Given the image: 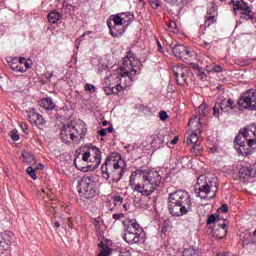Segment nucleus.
<instances>
[{"instance_id":"f257e3e1","label":"nucleus","mask_w":256,"mask_h":256,"mask_svg":"<svg viewBox=\"0 0 256 256\" xmlns=\"http://www.w3.org/2000/svg\"><path fill=\"white\" fill-rule=\"evenodd\" d=\"M122 63L123 67L119 68L117 74H111L104 79L105 85L118 87L121 91L129 89V87L133 85L141 61L135 56V53L128 51Z\"/></svg>"},{"instance_id":"f03ea898","label":"nucleus","mask_w":256,"mask_h":256,"mask_svg":"<svg viewBox=\"0 0 256 256\" xmlns=\"http://www.w3.org/2000/svg\"><path fill=\"white\" fill-rule=\"evenodd\" d=\"M163 183V177L157 171L140 169L132 172L129 185L132 191L141 193L143 197L153 195Z\"/></svg>"},{"instance_id":"7ed1b4c3","label":"nucleus","mask_w":256,"mask_h":256,"mask_svg":"<svg viewBox=\"0 0 256 256\" xmlns=\"http://www.w3.org/2000/svg\"><path fill=\"white\" fill-rule=\"evenodd\" d=\"M193 209L191 196L185 190H177L168 197V211L172 217H183Z\"/></svg>"},{"instance_id":"20e7f679","label":"nucleus","mask_w":256,"mask_h":256,"mask_svg":"<svg viewBox=\"0 0 256 256\" xmlns=\"http://www.w3.org/2000/svg\"><path fill=\"white\" fill-rule=\"evenodd\" d=\"M124 223V240L126 243L130 245L145 243V231L137 223V220H126Z\"/></svg>"},{"instance_id":"39448f33","label":"nucleus","mask_w":256,"mask_h":256,"mask_svg":"<svg viewBox=\"0 0 256 256\" xmlns=\"http://www.w3.org/2000/svg\"><path fill=\"white\" fill-rule=\"evenodd\" d=\"M195 193L198 194L200 199H214L217 194V185L213 184L211 178L206 175H200L196 182Z\"/></svg>"},{"instance_id":"423d86ee","label":"nucleus","mask_w":256,"mask_h":256,"mask_svg":"<svg viewBox=\"0 0 256 256\" xmlns=\"http://www.w3.org/2000/svg\"><path fill=\"white\" fill-rule=\"evenodd\" d=\"M78 193L84 199H93L97 193V184L91 177H83L79 183Z\"/></svg>"},{"instance_id":"0eeeda50","label":"nucleus","mask_w":256,"mask_h":256,"mask_svg":"<svg viewBox=\"0 0 256 256\" xmlns=\"http://www.w3.org/2000/svg\"><path fill=\"white\" fill-rule=\"evenodd\" d=\"M82 161H90V171H95L101 165V150L93 144L88 145L87 150L82 155Z\"/></svg>"},{"instance_id":"6e6552de","label":"nucleus","mask_w":256,"mask_h":256,"mask_svg":"<svg viewBox=\"0 0 256 256\" xmlns=\"http://www.w3.org/2000/svg\"><path fill=\"white\" fill-rule=\"evenodd\" d=\"M239 105H242L244 109H250L256 111V90L250 89L246 91L238 101Z\"/></svg>"},{"instance_id":"1a4fd4ad","label":"nucleus","mask_w":256,"mask_h":256,"mask_svg":"<svg viewBox=\"0 0 256 256\" xmlns=\"http://www.w3.org/2000/svg\"><path fill=\"white\" fill-rule=\"evenodd\" d=\"M115 169H119V162L115 159V156L107 157L105 163L101 166L103 179L107 181L113 175Z\"/></svg>"},{"instance_id":"9d476101","label":"nucleus","mask_w":256,"mask_h":256,"mask_svg":"<svg viewBox=\"0 0 256 256\" xmlns=\"http://www.w3.org/2000/svg\"><path fill=\"white\" fill-rule=\"evenodd\" d=\"M188 126L191 127L192 132L187 134V137L189 138L190 143L197 144L199 135H201V119L197 116L191 118L188 122Z\"/></svg>"},{"instance_id":"9b49d317","label":"nucleus","mask_w":256,"mask_h":256,"mask_svg":"<svg viewBox=\"0 0 256 256\" xmlns=\"http://www.w3.org/2000/svg\"><path fill=\"white\" fill-rule=\"evenodd\" d=\"M172 53L175 57L183 61L184 63H191L193 59V52L183 44H177L173 47Z\"/></svg>"},{"instance_id":"f8f14e48","label":"nucleus","mask_w":256,"mask_h":256,"mask_svg":"<svg viewBox=\"0 0 256 256\" xmlns=\"http://www.w3.org/2000/svg\"><path fill=\"white\" fill-rule=\"evenodd\" d=\"M245 141H248V139L243 136V133H241L240 130L234 139V147L242 157H249L253 154V150H251V148H246Z\"/></svg>"},{"instance_id":"ddd939ff","label":"nucleus","mask_w":256,"mask_h":256,"mask_svg":"<svg viewBox=\"0 0 256 256\" xmlns=\"http://www.w3.org/2000/svg\"><path fill=\"white\" fill-rule=\"evenodd\" d=\"M231 4L234 6V11H242V19H246V21H249V19H253V17L255 16L253 11H251V8L249 7V4L244 0H232Z\"/></svg>"},{"instance_id":"4468645a","label":"nucleus","mask_w":256,"mask_h":256,"mask_svg":"<svg viewBox=\"0 0 256 256\" xmlns=\"http://www.w3.org/2000/svg\"><path fill=\"white\" fill-rule=\"evenodd\" d=\"M66 131L70 132V139L74 141V143H81V140L87 135V126L76 125L66 129Z\"/></svg>"},{"instance_id":"2eb2a0df","label":"nucleus","mask_w":256,"mask_h":256,"mask_svg":"<svg viewBox=\"0 0 256 256\" xmlns=\"http://www.w3.org/2000/svg\"><path fill=\"white\" fill-rule=\"evenodd\" d=\"M172 72L176 77L177 85H185L187 83L188 71L186 68H183L181 65H175L172 67Z\"/></svg>"},{"instance_id":"dca6fc26","label":"nucleus","mask_w":256,"mask_h":256,"mask_svg":"<svg viewBox=\"0 0 256 256\" xmlns=\"http://www.w3.org/2000/svg\"><path fill=\"white\" fill-rule=\"evenodd\" d=\"M14 237L15 234H13L11 231H5L2 235H0V255L9 249V244L13 242Z\"/></svg>"},{"instance_id":"f3484780","label":"nucleus","mask_w":256,"mask_h":256,"mask_svg":"<svg viewBox=\"0 0 256 256\" xmlns=\"http://www.w3.org/2000/svg\"><path fill=\"white\" fill-rule=\"evenodd\" d=\"M243 137L248 139V147L251 148L256 145V126H248L240 130Z\"/></svg>"},{"instance_id":"a211bd4d","label":"nucleus","mask_w":256,"mask_h":256,"mask_svg":"<svg viewBox=\"0 0 256 256\" xmlns=\"http://www.w3.org/2000/svg\"><path fill=\"white\" fill-rule=\"evenodd\" d=\"M107 25L110 30V35H112L113 37H121V35L125 33V25L113 24L111 22H107Z\"/></svg>"},{"instance_id":"6ab92c4d","label":"nucleus","mask_w":256,"mask_h":256,"mask_svg":"<svg viewBox=\"0 0 256 256\" xmlns=\"http://www.w3.org/2000/svg\"><path fill=\"white\" fill-rule=\"evenodd\" d=\"M28 119L30 123H33L34 125H37V127L41 125H45V118L41 116V114L35 112V109H32L28 114Z\"/></svg>"},{"instance_id":"aec40b11","label":"nucleus","mask_w":256,"mask_h":256,"mask_svg":"<svg viewBox=\"0 0 256 256\" xmlns=\"http://www.w3.org/2000/svg\"><path fill=\"white\" fill-rule=\"evenodd\" d=\"M226 236H227V224L223 222L222 224L216 225L213 231L214 239H225Z\"/></svg>"},{"instance_id":"412c9836","label":"nucleus","mask_w":256,"mask_h":256,"mask_svg":"<svg viewBox=\"0 0 256 256\" xmlns=\"http://www.w3.org/2000/svg\"><path fill=\"white\" fill-rule=\"evenodd\" d=\"M165 136L160 134L152 135V142L150 143L152 149H161V147H165Z\"/></svg>"},{"instance_id":"4be33fe9","label":"nucleus","mask_w":256,"mask_h":256,"mask_svg":"<svg viewBox=\"0 0 256 256\" xmlns=\"http://www.w3.org/2000/svg\"><path fill=\"white\" fill-rule=\"evenodd\" d=\"M213 23H217V10L212 7L207 12L204 26L211 27V25H213Z\"/></svg>"},{"instance_id":"5701e85b","label":"nucleus","mask_w":256,"mask_h":256,"mask_svg":"<svg viewBox=\"0 0 256 256\" xmlns=\"http://www.w3.org/2000/svg\"><path fill=\"white\" fill-rule=\"evenodd\" d=\"M238 175L240 179H251V177H255V171L251 166H242L239 169Z\"/></svg>"},{"instance_id":"b1692460","label":"nucleus","mask_w":256,"mask_h":256,"mask_svg":"<svg viewBox=\"0 0 256 256\" xmlns=\"http://www.w3.org/2000/svg\"><path fill=\"white\" fill-rule=\"evenodd\" d=\"M221 111L223 113H229V110L235 109V101L233 99H224L221 101L219 105Z\"/></svg>"},{"instance_id":"393cba45","label":"nucleus","mask_w":256,"mask_h":256,"mask_svg":"<svg viewBox=\"0 0 256 256\" xmlns=\"http://www.w3.org/2000/svg\"><path fill=\"white\" fill-rule=\"evenodd\" d=\"M39 105L42 109H46V111H53L55 109V102L50 97L40 100Z\"/></svg>"},{"instance_id":"a878e982","label":"nucleus","mask_w":256,"mask_h":256,"mask_svg":"<svg viewBox=\"0 0 256 256\" xmlns=\"http://www.w3.org/2000/svg\"><path fill=\"white\" fill-rule=\"evenodd\" d=\"M10 69L16 71V73H25L26 68L23 67V63L17 62V58L13 59L10 63Z\"/></svg>"},{"instance_id":"bb28decb","label":"nucleus","mask_w":256,"mask_h":256,"mask_svg":"<svg viewBox=\"0 0 256 256\" xmlns=\"http://www.w3.org/2000/svg\"><path fill=\"white\" fill-rule=\"evenodd\" d=\"M62 17L63 16L61 13H59L57 10H53L48 14V21L49 23H52V25H55V23H59V21H61Z\"/></svg>"},{"instance_id":"cd10ccee","label":"nucleus","mask_w":256,"mask_h":256,"mask_svg":"<svg viewBox=\"0 0 256 256\" xmlns=\"http://www.w3.org/2000/svg\"><path fill=\"white\" fill-rule=\"evenodd\" d=\"M67 129H72V125H64L60 132L61 139L66 144L69 143V137H71V132L67 131Z\"/></svg>"},{"instance_id":"c85d7f7f","label":"nucleus","mask_w":256,"mask_h":256,"mask_svg":"<svg viewBox=\"0 0 256 256\" xmlns=\"http://www.w3.org/2000/svg\"><path fill=\"white\" fill-rule=\"evenodd\" d=\"M121 19H122V23L124 24L125 27H127V25L133 23V14H131L130 12H125V13H119Z\"/></svg>"},{"instance_id":"c756f323","label":"nucleus","mask_w":256,"mask_h":256,"mask_svg":"<svg viewBox=\"0 0 256 256\" xmlns=\"http://www.w3.org/2000/svg\"><path fill=\"white\" fill-rule=\"evenodd\" d=\"M123 173V169H121V166L119 165V168L114 169V172H112L110 177H112V181L114 183H119V181H121V177H123Z\"/></svg>"},{"instance_id":"7c9ffc66","label":"nucleus","mask_w":256,"mask_h":256,"mask_svg":"<svg viewBox=\"0 0 256 256\" xmlns=\"http://www.w3.org/2000/svg\"><path fill=\"white\" fill-rule=\"evenodd\" d=\"M100 247V253L98 254V256H109L111 255V248L109 246H107L105 243L101 242L100 244H98Z\"/></svg>"},{"instance_id":"2f4dec72","label":"nucleus","mask_w":256,"mask_h":256,"mask_svg":"<svg viewBox=\"0 0 256 256\" xmlns=\"http://www.w3.org/2000/svg\"><path fill=\"white\" fill-rule=\"evenodd\" d=\"M182 256H199V251L194 247H188L183 250Z\"/></svg>"},{"instance_id":"473e14b6","label":"nucleus","mask_w":256,"mask_h":256,"mask_svg":"<svg viewBox=\"0 0 256 256\" xmlns=\"http://www.w3.org/2000/svg\"><path fill=\"white\" fill-rule=\"evenodd\" d=\"M104 92L106 93V95H113L115 93L121 92V90L119 89V86L115 87V86H111V85H106L104 87Z\"/></svg>"},{"instance_id":"72a5a7b5","label":"nucleus","mask_w":256,"mask_h":256,"mask_svg":"<svg viewBox=\"0 0 256 256\" xmlns=\"http://www.w3.org/2000/svg\"><path fill=\"white\" fill-rule=\"evenodd\" d=\"M111 18L112 19L109 20L108 23H112V25H125V24H123V20L119 13L116 15H112Z\"/></svg>"},{"instance_id":"f704fd0d","label":"nucleus","mask_w":256,"mask_h":256,"mask_svg":"<svg viewBox=\"0 0 256 256\" xmlns=\"http://www.w3.org/2000/svg\"><path fill=\"white\" fill-rule=\"evenodd\" d=\"M22 157L25 159V163H27V165H35V155L31 153H26L23 154Z\"/></svg>"},{"instance_id":"c9c22d12","label":"nucleus","mask_w":256,"mask_h":256,"mask_svg":"<svg viewBox=\"0 0 256 256\" xmlns=\"http://www.w3.org/2000/svg\"><path fill=\"white\" fill-rule=\"evenodd\" d=\"M198 113H199L200 117H205V116H207V104L202 103V104L198 107Z\"/></svg>"},{"instance_id":"e433bc0d","label":"nucleus","mask_w":256,"mask_h":256,"mask_svg":"<svg viewBox=\"0 0 256 256\" xmlns=\"http://www.w3.org/2000/svg\"><path fill=\"white\" fill-rule=\"evenodd\" d=\"M187 0H163L164 3H168V5H173V6H181L183 3H185Z\"/></svg>"},{"instance_id":"4c0bfd02","label":"nucleus","mask_w":256,"mask_h":256,"mask_svg":"<svg viewBox=\"0 0 256 256\" xmlns=\"http://www.w3.org/2000/svg\"><path fill=\"white\" fill-rule=\"evenodd\" d=\"M26 173L29 175V177H31V179H33V181L37 180V174L35 173V169L33 167H28L26 169Z\"/></svg>"},{"instance_id":"58836bf2","label":"nucleus","mask_w":256,"mask_h":256,"mask_svg":"<svg viewBox=\"0 0 256 256\" xmlns=\"http://www.w3.org/2000/svg\"><path fill=\"white\" fill-rule=\"evenodd\" d=\"M212 223H217V225H221V223H219V219H217V216H215V214H211L208 217L207 224L211 225Z\"/></svg>"},{"instance_id":"ea45409f","label":"nucleus","mask_w":256,"mask_h":256,"mask_svg":"<svg viewBox=\"0 0 256 256\" xmlns=\"http://www.w3.org/2000/svg\"><path fill=\"white\" fill-rule=\"evenodd\" d=\"M150 6L152 7V9H159L161 3L159 2V0H149Z\"/></svg>"},{"instance_id":"a19ab883","label":"nucleus","mask_w":256,"mask_h":256,"mask_svg":"<svg viewBox=\"0 0 256 256\" xmlns=\"http://www.w3.org/2000/svg\"><path fill=\"white\" fill-rule=\"evenodd\" d=\"M159 117L161 121H167V119H169V115L166 111H160Z\"/></svg>"},{"instance_id":"79ce46f5","label":"nucleus","mask_w":256,"mask_h":256,"mask_svg":"<svg viewBox=\"0 0 256 256\" xmlns=\"http://www.w3.org/2000/svg\"><path fill=\"white\" fill-rule=\"evenodd\" d=\"M125 218V214L123 213H115L112 215V219H114L115 221H119L120 219Z\"/></svg>"},{"instance_id":"37998d69","label":"nucleus","mask_w":256,"mask_h":256,"mask_svg":"<svg viewBox=\"0 0 256 256\" xmlns=\"http://www.w3.org/2000/svg\"><path fill=\"white\" fill-rule=\"evenodd\" d=\"M11 139H12V141H19V134H17V131L12 130Z\"/></svg>"},{"instance_id":"c03bdc74","label":"nucleus","mask_w":256,"mask_h":256,"mask_svg":"<svg viewBox=\"0 0 256 256\" xmlns=\"http://www.w3.org/2000/svg\"><path fill=\"white\" fill-rule=\"evenodd\" d=\"M85 91H91L92 93H95V85L86 84L85 85Z\"/></svg>"},{"instance_id":"a18cd8bd","label":"nucleus","mask_w":256,"mask_h":256,"mask_svg":"<svg viewBox=\"0 0 256 256\" xmlns=\"http://www.w3.org/2000/svg\"><path fill=\"white\" fill-rule=\"evenodd\" d=\"M20 127L24 133H29V126L27 125V123H21Z\"/></svg>"},{"instance_id":"49530a36","label":"nucleus","mask_w":256,"mask_h":256,"mask_svg":"<svg viewBox=\"0 0 256 256\" xmlns=\"http://www.w3.org/2000/svg\"><path fill=\"white\" fill-rule=\"evenodd\" d=\"M221 71H223V68L221 66L219 65L214 66L213 68L214 73H221Z\"/></svg>"},{"instance_id":"de8ad7c7","label":"nucleus","mask_w":256,"mask_h":256,"mask_svg":"<svg viewBox=\"0 0 256 256\" xmlns=\"http://www.w3.org/2000/svg\"><path fill=\"white\" fill-rule=\"evenodd\" d=\"M114 203H123V197L121 196H114Z\"/></svg>"},{"instance_id":"09e8293b","label":"nucleus","mask_w":256,"mask_h":256,"mask_svg":"<svg viewBox=\"0 0 256 256\" xmlns=\"http://www.w3.org/2000/svg\"><path fill=\"white\" fill-rule=\"evenodd\" d=\"M168 27H174L175 28V30H172L173 31V33H177V31H179L178 29H177V24L175 23V22H170L169 23V25H168Z\"/></svg>"},{"instance_id":"8fccbe9b","label":"nucleus","mask_w":256,"mask_h":256,"mask_svg":"<svg viewBox=\"0 0 256 256\" xmlns=\"http://www.w3.org/2000/svg\"><path fill=\"white\" fill-rule=\"evenodd\" d=\"M213 113H214V117H219V108L217 106L213 107Z\"/></svg>"},{"instance_id":"3c124183","label":"nucleus","mask_w":256,"mask_h":256,"mask_svg":"<svg viewBox=\"0 0 256 256\" xmlns=\"http://www.w3.org/2000/svg\"><path fill=\"white\" fill-rule=\"evenodd\" d=\"M202 147L199 144H194L192 146V151H201Z\"/></svg>"},{"instance_id":"603ef678","label":"nucleus","mask_w":256,"mask_h":256,"mask_svg":"<svg viewBox=\"0 0 256 256\" xmlns=\"http://www.w3.org/2000/svg\"><path fill=\"white\" fill-rule=\"evenodd\" d=\"M220 211H222V213H227V211H229L227 204L222 205V207H220Z\"/></svg>"},{"instance_id":"864d4df0","label":"nucleus","mask_w":256,"mask_h":256,"mask_svg":"<svg viewBox=\"0 0 256 256\" xmlns=\"http://www.w3.org/2000/svg\"><path fill=\"white\" fill-rule=\"evenodd\" d=\"M98 133L101 137H105V135H107V129L102 128L101 130L98 131Z\"/></svg>"},{"instance_id":"5fc2aeb1","label":"nucleus","mask_w":256,"mask_h":256,"mask_svg":"<svg viewBox=\"0 0 256 256\" xmlns=\"http://www.w3.org/2000/svg\"><path fill=\"white\" fill-rule=\"evenodd\" d=\"M202 47H205V49H209L211 47V44L209 42L204 41Z\"/></svg>"},{"instance_id":"6e6d98bb","label":"nucleus","mask_w":256,"mask_h":256,"mask_svg":"<svg viewBox=\"0 0 256 256\" xmlns=\"http://www.w3.org/2000/svg\"><path fill=\"white\" fill-rule=\"evenodd\" d=\"M23 67H25L26 71L27 69H31V64L29 62H24Z\"/></svg>"},{"instance_id":"4d7b16f0","label":"nucleus","mask_w":256,"mask_h":256,"mask_svg":"<svg viewBox=\"0 0 256 256\" xmlns=\"http://www.w3.org/2000/svg\"><path fill=\"white\" fill-rule=\"evenodd\" d=\"M179 141L178 137H174V139L170 142L171 145H175Z\"/></svg>"},{"instance_id":"13d9d810","label":"nucleus","mask_w":256,"mask_h":256,"mask_svg":"<svg viewBox=\"0 0 256 256\" xmlns=\"http://www.w3.org/2000/svg\"><path fill=\"white\" fill-rule=\"evenodd\" d=\"M120 256H131V253H129V251L121 252Z\"/></svg>"},{"instance_id":"bf43d9fd","label":"nucleus","mask_w":256,"mask_h":256,"mask_svg":"<svg viewBox=\"0 0 256 256\" xmlns=\"http://www.w3.org/2000/svg\"><path fill=\"white\" fill-rule=\"evenodd\" d=\"M25 58H19V59H17V63H22V65H24L25 64Z\"/></svg>"},{"instance_id":"052dcab7","label":"nucleus","mask_w":256,"mask_h":256,"mask_svg":"<svg viewBox=\"0 0 256 256\" xmlns=\"http://www.w3.org/2000/svg\"><path fill=\"white\" fill-rule=\"evenodd\" d=\"M35 169H36V170H38V169H44V166H43V164L39 163V164H37V166H36Z\"/></svg>"},{"instance_id":"680f3d73","label":"nucleus","mask_w":256,"mask_h":256,"mask_svg":"<svg viewBox=\"0 0 256 256\" xmlns=\"http://www.w3.org/2000/svg\"><path fill=\"white\" fill-rule=\"evenodd\" d=\"M54 227H55L56 229H59V227H61V224L59 223V221H56V222L54 223Z\"/></svg>"},{"instance_id":"e2e57ef3","label":"nucleus","mask_w":256,"mask_h":256,"mask_svg":"<svg viewBox=\"0 0 256 256\" xmlns=\"http://www.w3.org/2000/svg\"><path fill=\"white\" fill-rule=\"evenodd\" d=\"M106 131H108V133H113V126L108 127Z\"/></svg>"},{"instance_id":"0e129e2a","label":"nucleus","mask_w":256,"mask_h":256,"mask_svg":"<svg viewBox=\"0 0 256 256\" xmlns=\"http://www.w3.org/2000/svg\"><path fill=\"white\" fill-rule=\"evenodd\" d=\"M51 77H55V75L53 74V72H51V73H48V76H47V78H48V79H51Z\"/></svg>"},{"instance_id":"69168bd1","label":"nucleus","mask_w":256,"mask_h":256,"mask_svg":"<svg viewBox=\"0 0 256 256\" xmlns=\"http://www.w3.org/2000/svg\"><path fill=\"white\" fill-rule=\"evenodd\" d=\"M94 225H95V227H98V225H99V220L95 219V220H94Z\"/></svg>"},{"instance_id":"338daca9","label":"nucleus","mask_w":256,"mask_h":256,"mask_svg":"<svg viewBox=\"0 0 256 256\" xmlns=\"http://www.w3.org/2000/svg\"><path fill=\"white\" fill-rule=\"evenodd\" d=\"M158 49H159L160 51H163V47L161 46V43H159V42H158Z\"/></svg>"},{"instance_id":"774afa93","label":"nucleus","mask_w":256,"mask_h":256,"mask_svg":"<svg viewBox=\"0 0 256 256\" xmlns=\"http://www.w3.org/2000/svg\"><path fill=\"white\" fill-rule=\"evenodd\" d=\"M218 256H227V253H219Z\"/></svg>"}]
</instances>
